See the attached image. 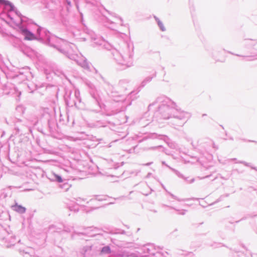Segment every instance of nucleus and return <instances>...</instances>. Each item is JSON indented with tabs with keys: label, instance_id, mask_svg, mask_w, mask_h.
I'll return each instance as SVG.
<instances>
[{
	"label": "nucleus",
	"instance_id": "f257e3e1",
	"mask_svg": "<svg viewBox=\"0 0 257 257\" xmlns=\"http://www.w3.org/2000/svg\"><path fill=\"white\" fill-rule=\"evenodd\" d=\"M21 33L24 36L25 39L26 40L32 41L36 39L35 36L32 33L29 31L27 29H21Z\"/></svg>",
	"mask_w": 257,
	"mask_h": 257
},
{
	"label": "nucleus",
	"instance_id": "f03ea898",
	"mask_svg": "<svg viewBox=\"0 0 257 257\" xmlns=\"http://www.w3.org/2000/svg\"><path fill=\"white\" fill-rule=\"evenodd\" d=\"M15 210L20 213H24L25 212L26 209L25 207L20 205H16L15 206Z\"/></svg>",
	"mask_w": 257,
	"mask_h": 257
},
{
	"label": "nucleus",
	"instance_id": "7ed1b4c3",
	"mask_svg": "<svg viewBox=\"0 0 257 257\" xmlns=\"http://www.w3.org/2000/svg\"><path fill=\"white\" fill-rule=\"evenodd\" d=\"M55 178H56L57 181L58 182L61 183V182H62L63 181V180H62V178L60 176H58L57 175H55Z\"/></svg>",
	"mask_w": 257,
	"mask_h": 257
},
{
	"label": "nucleus",
	"instance_id": "20e7f679",
	"mask_svg": "<svg viewBox=\"0 0 257 257\" xmlns=\"http://www.w3.org/2000/svg\"><path fill=\"white\" fill-rule=\"evenodd\" d=\"M0 3L2 4H4L6 5H11L10 2H8V1H6L5 0H0Z\"/></svg>",
	"mask_w": 257,
	"mask_h": 257
},
{
	"label": "nucleus",
	"instance_id": "39448f33",
	"mask_svg": "<svg viewBox=\"0 0 257 257\" xmlns=\"http://www.w3.org/2000/svg\"><path fill=\"white\" fill-rule=\"evenodd\" d=\"M102 251L110 252V248L109 247H105L103 248Z\"/></svg>",
	"mask_w": 257,
	"mask_h": 257
},
{
	"label": "nucleus",
	"instance_id": "423d86ee",
	"mask_svg": "<svg viewBox=\"0 0 257 257\" xmlns=\"http://www.w3.org/2000/svg\"><path fill=\"white\" fill-rule=\"evenodd\" d=\"M159 25L160 27V28H161L162 31H164L165 30V29L163 26V24L162 23L159 22Z\"/></svg>",
	"mask_w": 257,
	"mask_h": 257
}]
</instances>
